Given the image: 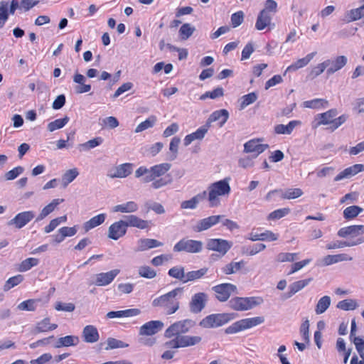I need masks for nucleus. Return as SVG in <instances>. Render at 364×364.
<instances>
[{"label":"nucleus","mask_w":364,"mask_h":364,"mask_svg":"<svg viewBox=\"0 0 364 364\" xmlns=\"http://www.w3.org/2000/svg\"><path fill=\"white\" fill-rule=\"evenodd\" d=\"M183 293V287H177L171 291L163 294L152 301L154 307L164 310L166 314H174L179 309V301Z\"/></svg>","instance_id":"f257e3e1"},{"label":"nucleus","mask_w":364,"mask_h":364,"mask_svg":"<svg viewBox=\"0 0 364 364\" xmlns=\"http://www.w3.org/2000/svg\"><path fill=\"white\" fill-rule=\"evenodd\" d=\"M263 303V299L259 296L239 297L232 298L228 302V308L237 311H245L253 309Z\"/></svg>","instance_id":"f03ea898"},{"label":"nucleus","mask_w":364,"mask_h":364,"mask_svg":"<svg viewBox=\"0 0 364 364\" xmlns=\"http://www.w3.org/2000/svg\"><path fill=\"white\" fill-rule=\"evenodd\" d=\"M230 186L229 178H225L212 183L208 187V200L210 207H216L220 204L218 196L229 194Z\"/></svg>","instance_id":"7ed1b4c3"},{"label":"nucleus","mask_w":364,"mask_h":364,"mask_svg":"<svg viewBox=\"0 0 364 364\" xmlns=\"http://www.w3.org/2000/svg\"><path fill=\"white\" fill-rule=\"evenodd\" d=\"M236 317L235 313L213 314L205 316L200 322V326L209 328L222 326Z\"/></svg>","instance_id":"20e7f679"},{"label":"nucleus","mask_w":364,"mask_h":364,"mask_svg":"<svg viewBox=\"0 0 364 364\" xmlns=\"http://www.w3.org/2000/svg\"><path fill=\"white\" fill-rule=\"evenodd\" d=\"M264 322L263 316H256L239 320L225 328V333L227 334H234L240 331H245L252 327L257 326Z\"/></svg>","instance_id":"39448f33"},{"label":"nucleus","mask_w":364,"mask_h":364,"mask_svg":"<svg viewBox=\"0 0 364 364\" xmlns=\"http://www.w3.org/2000/svg\"><path fill=\"white\" fill-rule=\"evenodd\" d=\"M194 325L195 321L191 319H184L175 322L166 330L164 336L168 338L173 336H181V334L188 333Z\"/></svg>","instance_id":"423d86ee"},{"label":"nucleus","mask_w":364,"mask_h":364,"mask_svg":"<svg viewBox=\"0 0 364 364\" xmlns=\"http://www.w3.org/2000/svg\"><path fill=\"white\" fill-rule=\"evenodd\" d=\"M203 244L200 240L183 238L173 246L176 252H186L188 253H199L203 250Z\"/></svg>","instance_id":"0eeeda50"},{"label":"nucleus","mask_w":364,"mask_h":364,"mask_svg":"<svg viewBox=\"0 0 364 364\" xmlns=\"http://www.w3.org/2000/svg\"><path fill=\"white\" fill-rule=\"evenodd\" d=\"M237 287L231 283H223L212 287L215 298L221 302L228 301L232 294L237 293Z\"/></svg>","instance_id":"6e6552de"},{"label":"nucleus","mask_w":364,"mask_h":364,"mask_svg":"<svg viewBox=\"0 0 364 364\" xmlns=\"http://www.w3.org/2000/svg\"><path fill=\"white\" fill-rule=\"evenodd\" d=\"M232 247V242L220 238H210L206 242V248L225 255Z\"/></svg>","instance_id":"1a4fd4ad"},{"label":"nucleus","mask_w":364,"mask_h":364,"mask_svg":"<svg viewBox=\"0 0 364 364\" xmlns=\"http://www.w3.org/2000/svg\"><path fill=\"white\" fill-rule=\"evenodd\" d=\"M208 295L204 292L193 294L189 302V309L193 314H198L205 307Z\"/></svg>","instance_id":"9d476101"},{"label":"nucleus","mask_w":364,"mask_h":364,"mask_svg":"<svg viewBox=\"0 0 364 364\" xmlns=\"http://www.w3.org/2000/svg\"><path fill=\"white\" fill-rule=\"evenodd\" d=\"M224 218V215H211L201 220H199L196 224L193 226V229L196 232H200L210 229L214 225H217L222 219Z\"/></svg>","instance_id":"9b49d317"},{"label":"nucleus","mask_w":364,"mask_h":364,"mask_svg":"<svg viewBox=\"0 0 364 364\" xmlns=\"http://www.w3.org/2000/svg\"><path fill=\"white\" fill-rule=\"evenodd\" d=\"M260 141L259 139H254L245 143L244 152L252 154L253 158H257L268 148L267 144H260Z\"/></svg>","instance_id":"f8f14e48"},{"label":"nucleus","mask_w":364,"mask_h":364,"mask_svg":"<svg viewBox=\"0 0 364 364\" xmlns=\"http://www.w3.org/2000/svg\"><path fill=\"white\" fill-rule=\"evenodd\" d=\"M127 228L126 220H121L112 223L108 229V237L117 240L126 234Z\"/></svg>","instance_id":"ddd939ff"},{"label":"nucleus","mask_w":364,"mask_h":364,"mask_svg":"<svg viewBox=\"0 0 364 364\" xmlns=\"http://www.w3.org/2000/svg\"><path fill=\"white\" fill-rule=\"evenodd\" d=\"M34 217L35 213L32 210L21 212L11 219L9 222V225H14L16 228L21 229L31 221Z\"/></svg>","instance_id":"4468645a"},{"label":"nucleus","mask_w":364,"mask_h":364,"mask_svg":"<svg viewBox=\"0 0 364 364\" xmlns=\"http://www.w3.org/2000/svg\"><path fill=\"white\" fill-rule=\"evenodd\" d=\"M134 164L132 163H124L116 166L114 168L109 171L107 176L111 178H126L133 171Z\"/></svg>","instance_id":"2eb2a0df"},{"label":"nucleus","mask_w":364,"mask_h":364,"mask_svg":"<svg viewBox=\"0 0 364 364\" xmlns=\"http://www.w3.org/2000/svg\"><path fill=\"white\" fill-rule=\"evenodd\" d=\"M164 327V323L161 321H151L146 322L140 327L141 336H153L159 332Z\"/></svg>","instance_id":"dca6fc26"},{"label":"nucleus","mask_w":364,"mask_h":364,"mask_svg":"<svg viewBox=\"0 0 364 364\" xmlns=\"http://www.w3.org/2000/svg\"><path fill=\"white\" fill-rule=\"evenodd\" d=\"M338 114L336 109H331L326 112L318 114L315 117L313 127L316 128L322 124H331L333 118Z\"/></svg>","instance_id":"f3484780"},{"label":"nucleus","mask_w":364,"mask_h":364,"mask_svg":"<svg viewBox=\"0 0 364 364\" xmlns=\"http://www.w3.org/2000/svg\"><path fill=\"white\" fill-rule=\"evenodd\" d=\"M127 227L136 228L141 230L149 229L151 225V221L143 220L135 215H129L124 216Z\"/></svg>","instance_id":"a211bd4d"},{"label":"nucleus","mask_w":364,"mask_h":364,"mask_svg":"<svg viewBox=\"0 0 364 364\" xmlns=\"http://www.w3.org/2000/svg\"><path fill=\"white\" fill-rule=\"evenodd\" d=\"M119 273V269H113L107 272L97 274L95 284L97 286H107L109 284Z\"/></svg>","instance_id":"6ab92c4d"},{"label":"nucleus","mask_w":364,"mask_h":364,"mask_svg":"<svg viewBox=\"0 0 364 364\" xmlns=\"http://www.w3.org/2000/svg\"><path fill=\"white\" fill-rule=\"evenodd\" d=\"M135 252H144L154 247H161L163 243L155 239L141 238L136 242Z\"/></svg>","instance_id":"aec40b11"},{"label":"nucleus","mask_w":364,"mask_h":364,"mask_svg":"<svg viewBox=\"0 0 364 364\" xmlns=\"http://www.w3.org/2000/svg\"><path fill=\"white\" fill-rule=\"evenodd\" d=\"M229 118V112L227 109H222L214 111L208 117L206 122L210 126L212 122H218L219 127H222Z\"/></svg>","instance_id":"412c9836"},{"label":"nucleus","mask_w":364,"mask_h":364,"mask_svg":"<svg viewBox=\"0 0 364 364\" xmlns=\"http://www.w3.org/2000/svg\"><path fill=\"white\" fill-rule=\"evenodd\" d=\"M58 328L55 323H50V319L48 317L44 318L41 321L36 323L33 330V333L36 335L41 333H46L52 331Z\"/></svg>","instance_id":"4be33fe9"},{"label":"nucleus","mask_w":364,"mask_h":364,"mask_svg":"<svg viewBox=\"0 0 364 364\" xmlns=\"http://www.w3.org/2000/svg\"><path fill=\"white\" fill-rule=\"evenodd\" d=\"M364 233V225H354L341 228L338 232V235L341 237L348 236H358Z\"/></svg>","instance_id":"5701e85b"},{"label":"nucleus","mask_w":364,"mask_h":364,"mask_svg":"<svg viewBox=\"0 0 364 364\" xmlns=\"http://www.w3.org/2000/svg\"><path fill=\"white\" fill-rule=\"evenodd\" d=\"M363 171H364V165L355 164L353 166L345 168L343 171H341L335 177L334 181H338L344 178H350Z\"/></svg>","instance_id":"b1692460"},{"label":"nucleus","mask_w":364,"mask_h":364,"mask_svg":"<svg viewBox=\"0 0 364 364\" xmlns=\"http://www.w3.org/2000/svg\"><path fill=\"white\" fill-rule=\"evenodd\" d=\"M327 60L330 62V65L326 70L328 75H331L343 68L348 62L347 58L344 55L338 56L334 60L328 59Z\"/></svg>","instance_id":"393cba45"},{"label":"nucleus","mask_w":364,"mask_h":364,"mask_svg":"<svg viewBox=\"0 0 364 364\" xmlns=\"http://www.w3.org/2000/svg\"><path fill=\"white\" fill-rule=\"evenodd\" d=\"M82 337L85 342L93 343L99 340L100 336L95 326L87 325L83 328Z\"/></svg>","instance_id":"a878e982"},{"label":"nucleus","mask_w":364,"mask_h":364,"mask_svg":"<svg viewBox=\"0 0 364 364\" xmlns=\"http://www.w3.org/2000/svg\"><path fill=\"white\" fill-rule=\"evenodd\" d=\"M140 310L138 309H128L120 311H112L107 314L106 317L107 318H127L133 317L139 315Z\"/></svg>","instance_id":"bb28decb"},{"label":"nucleus","mask_w":364,"mask_h":364,"mask_svg":"<svg viewBox=\"0 0 364 364\" xmlns=\"http://www.w3.org/2000/svg\"><path fill=\"white\" fill-rule=\"evenodd\" d=\"M301 122L299 120L290 121L287 125L279 124L274 127V132L277 134H287L292 133L296 126L301 125Z\"/></svg>","instance_id":"cd10ccee"},{"label":"nucleus","mask_w":364,"mask_h":364,"mask_svg":"<svg viewBox=\"0 0 364 364\" xmlns=\"http://www.w3.org/2000/svg\"><path fill=\"white\" fill-rule=\"evenodd\" d=\"M64 201L63 198H56L53 199L49 204L46 205L40 213V214L37 216L36 221L38 222L46 218L49 214L53 213L55 209L60 205L61 203Z\"/></svg>","instance_id":"c85d7f7f"},{"label":"nucleus","mask_w":364,"mask_h":364,"mask_svg":"<svg viewBox=\"0 0 364 364\" xmlns=\"http://www.w3.org/2000/svg\"><path fill=\"white\" fill-rule=\"evenodd\" d=\"M316 55V52H312L311 53H309L306 57L297 60L296 62L293 63L291 65L287 67L286 73L294 72L299 70V68L305 67L309 63V62L314 58V57Z\"/></svg>","instance_id":"c756f323"},{"label":"nucleus","mask_w":364,"mask_h":364,"mask_svg":"<svg viewBox=\"0 0 364 364\" xmlns=\"http://www.w3.org/2000/svg\"><path fill=\"white\" fill-rule=\"evenodd\" d=\"M107 218L106 213H100L90 218L89 220L83 224V229L85 232H88L90 230L102 224Z\"/></svg>","instance_id":"7c9ffc66"},{"label":"nucleus","mask_w":364,"mask_h":364,"mask_svg":"<svg viewBox=\"0 0 364 364\" xmlns=\"http://www.w3.org/2000/svg\"><path fill=\"white\" fill-rule=\"evenodd\" d=\"M79 338L76 336H66L59 338L54 347L60 348L62 347L75 346L79 343Z\"/></svg>","instance_id":"2f4dec72"},{"label":"nucleus","mask_w":364,"mask_h":364,"mask_svg":"<svg viewBox=\"0 0 364 364\" xmlns=\"http://www.w3.org/2000/svg\"><path fill=\"white\" fill-rule=\"evenodd\" d=\"M139 209L138 204L134 201H128L127 203L117 205L113 207V212H120L124 213H132L136 212Z\"/></svg>","instance_id":"473e14b6"},{"label":"nucleus","mask_w":364,"mask_h":364,"mask_svg":"<svg viewBox=\"0 0 364 364\" xmlns=\"http://www.w3.org/2000/svg\"><path fill=\"white\" fill-rule=\"evenodd\" d=\"M311 281L312 278H309L293 282L289 287V291L286 298L291 297L296 293L306 287Z\"/></svg>","instance_id":"72a5a7b5"},{"label":"nucleus","mask_w":364,"mask_h":364,"mask_svg":"<svg viewBox=\"0 0 364 364\" xmlns=\"http://www.w3.org/2000/svg\"><path fill=\"white\" fill-rule=\"evenodd\" d=\"M352 259L353 258L346 254H338L333 255H328L323 258L322 262L324 266H328L339 262L351 261Z\"/></svg>","instance_id":"f704fd0d"},{"label":"nucleus","mask_w":364,"mask_h":364,"mask_svg":"<svg viewBox=\"0 0 364 364\" xmlns=\"http://www.w3.org/2000/svg\"><path fill=\"white\" fill-rule=\"evenodd\" d=\"M150 168H147L145 166H139L136 171H135V177L139 178L142 177L141 181L144 183H147L149 182L153 181L156 178L152 175V172L150 171Z\"/></svg>","instance_id":"c9c22d12"},{"label":"nucleus","mask_w":364,"mask_h":364,"mask_svg":"<svg viewBox=\"0 0 364 364\" xmlns=\"http://www.w3.org/2000/svg\"><path fill=\"white\" fill-rule=\"evenodd\" d=\"M272 14H266L264 11H260L258 14L255 28L258 31H262L267 26H268L272 21Z\"/></svg>","instance_id":"e433bc0d"},{"label":"nucleus","mask_w":364,"mask_h":364,"mask_svg":"<svg viewBox=\"0 0 364 364\" xmlns=\"http://www.w3.org/2000/svg\"><path fill=\"white\" fill-rule=\"evenodd\" d=\"M364 242V237H360L353 242H346V241H336L331 243H329L326 245V249L333 250L337 248H342L344 247H352L355 245H358Z\"/></svg>","instance_id":"4c0bfd02"},{"label":"nucleus","mask_w":364,"mask_h":364,"mask_svg":"<svg viewBox=\"0 0 364 364\" xmlns=\"http://www.w3.org/2000/svg\"><path fill=\"white\" fill-rule=\"evenodd\" d=\"M244 260L240 262H231L225 265L222 269L223 273L225 274H232L240 271L245 264Z\"/></svg>","instance_id":"58836bf2"},{"label":"nucleus","mask_w":364,"mask_h":364,"mask_svg":"<svg viewBox=\"0 0 364 364\" xmlns=\"http://www.w3.org/2000/svg\"><path fill=\"white\" fill-rule=\"evenodd\" d=\"M168 274L169 277L178 279L183 283L184 282V280H186V274L185 273V269L182 266H175L171 268L168 272Z\"/></svg>","instance_id":"ea45409f"},{"label":"nucleus","mask_w":364,"mask_h":364,"mask_svg":"<svg viewBox=\"0 0 364 364\" xmlns=\"http://www.w3.org/2000/svg\"><path fill=\"white\" fill-rule=\"evenodd\" d=\"M304 107L311 109H320L326 108L328 106V102L324 99H314L311 100L305 101L303 103Z\"/></svg>","instance_id":"a19ab883"},{"label":"nucleus","mask_w":364,"mask_h":364,"mask_svg":"<svg viewBox=\"0 0 364 364\" xmlns=\"http://www.w3.org/2000/svg\"><path fill=\"white\" fill-rule=\"evenodd\" d=\"M331 297L329 296H323L318 301L315 308L316 314H323L331 305Z\"/></svg>","instance_id":"79ce46f5"},{"label":"nucleus","mask_w":364,"mask_h":364,"mask_svg":"<svg viewBox=\"0 0 364 364\" xmlns=\"http://www.w3.org/2000/svg\"><path fill=\"white\" fill-rule=\"evenodd\" d=\"M179 339L181 348L195 346L199 343L202 340L201 337L198 336H179Z\"/></svg>","instance_id":"37998d69"},{"label":"nucleus","mask_w":364,"mask_h":364,"mask_svg":"<svg viewBox=\"0 0 364 364\" xmlns=\"http://www.w3.org/2000/svg\"><path fill=\"white\" fill-rule=\"evenodd\" d=\"M69 120L70 118L68 116H65L62 119H57L48 123L47 129L49 132H53L57 129L64 127L68 123Z\"/></svg>","instance_id":"c03bdc74"},{"label":"nucleus","mask_w":364,"mask_h":364,"mask_svg":"<svg viewBox=\"0 0 364 364\" xmlns=\"http://www.w3.org/2000/svg\"><path fill=\"white\" fill-rule=\"evenodd\" d=\"M363 209L358 205L348 206L343 210V218L346 220H352L357 217Z\"/></svg>","instance_id":"a18cd8bd"},{"label":"nucleus","mask_w":364,"mask_h":364,"mask_svg":"<svg viewBox=\"0 0 364 364\" xmlns=\"http://www.w3.org/2000/svg\"><path fill=\"white\" fill-rule=\"evenodd\" d=\"M171 165L168 163H163L151 166L150 171L152 172V175L155 178H158L164 175L171 168Z\"/></svg>","instance_id":"49530a36"},{"label":"nucleus","mask_w":364,"mask_h":364,"mask_svg":"<svg viewBox=\"0 0 364 364\" xmlns=\"http://www.w3.org/2000/svg\"><path fill=\"white\" fill-rule=\"evenodd\" d=\"M281 198L283 199H295L303 195V191L301 188H288L285 191L282 190V192H280Z\"/></svg>","instance_id":"de8ad7c7"},{"label":"nucleus","mask_w":364,"mask_h":364,"mask_svg":"<svg viewBox=\"0 0 364 364\" xmlns=\"http://www.w3.org/2000/svg\"><path fill=\"white\" fill-rule=\"evenodd\" d=\"M208 269L206 267L201 268L198 270L191 271L186 273V280L184 282H193L202 278L207 272Z\"/></svg>","instance_id":"09e8293b"},{"label":"nucleus","mask_w":364,"mask_h":364,"mask_svg":"<svg viewBox=\"0 0 364 364\" xmlns=\"http://www.w3.org/2000/svg\"><path fill=\"white\" fill-rule=\"evenodd\" d=\"M257 99V95L255 92H250L249 94L243 95L240 100V110L244 109L248 105L254 103Z\"/></svg>","instance_id":"8fccbe9b"},{"label":"nucleus","mask_w":364,"mask_h":364,"mask_svg":"<svg viewBox=\"0 0 364 364\" xmlns=\"http://www.w3.org/2000/svg\"><path fill=\"white\" fill-rule=\"evenodd\" d=\"M102 142L103 139L100 136H97L83 144H79V148L80 151H88L100 146Z\"/></svg>","instance_id":"3c124183"},{"label":"nucleus","mask_w":364,"mask_h":364,"mask_svg":"<svg viewBox=\"0 0 364 364\" xmlns=\"http://www.w3.org/2000/svg\"><path fill=\"white\" fill-rule=\"evenodd\" d=\"M38 263L39 259L37 258H27L21 262V264H19L18 270L21 272L28 271L32 267L37 266Z\"/></svg>","instance_id":"603ef678"},{"label":"nucleus","mask_w":364,"mask_h":364,"mask_svg":"<svg viewBox=\"0 0 364 364\" xmlns=\"http://www.w3.org/2000/svg\"><path fill=\"white\" fill-rule=\"evenodd\" d=\"M358 306L357 301L352 299H347L340 301L336 307L343 311L354 310Z\"/></svg>","instance_id":"864d4df0"},{"label":"nucleus","mask_w":364,"mask_h":364,"mask_svg":"<svg viewBox=\"0 0 364 364\" xmlns=\"http://www.w3.org/2000/svg\"><path fill=\"white\" fill-rule=\"evenodd\" d=\"M266 248V245L263 243L255 244L249 247H243L242 251L243 254H246L250 256L255 255L256 254L262 252Z\"/></svg>","instance_id":"5fc2aeb1"},{"label":"nucleus","mask_w":364,"mask_h":364,"mask_svg":"<svg viewBox=\"0 0 364 364\" xmlns=\"http://www.w3.org/2000/svg\"><path fill=\"white\" fill-rule=\"evenodd\" d=\"M195 31L196 28L194 26L190 23H184L179 29L180 37L183 41L187 40L193 35Z\"/></svg>","instance_id":"6e6d98bb"},{"label":"nucleus","mask_w":364,"mask_h":364,"mask_svg":"<svg viewBox=\"0 0 364 364\" xmlns=\"http://www.w3.org/2000/svg\"><path fill=\"white\" fill-rule=\"evenodd\" d=\"M8 6L7 1H1L0 2V29L4 26L9 18Z\"/></svg>","instance_id":"4d7b16f0"},{"label":"nucleus","mask_w":364,"mask_h":364,"mask_svg":"<svg viewBox=\"0 0 364 364\" xmlns=\"http://www.w3.org/2000/svg\"><path fill=\"white\" fill-rule=\"evenodd\" d=\"M78 175L79 171L76 168L67 171L62 177L64 186H67L69 183L73 182Z\"/></svg>","instance_id":"13d9d810"},{"label":"nucleus","mask_w":364,"mask_h":364,"mask_svg":"<svg viewBox=\"0 0 364 364\" xmlns=\"http://www.w3.org/2000/svg\"><path fill=\"white\" fill-rule=\"evenodd\" d=\"M23 280V277L21 274H18L10 277L4 285V291H7L10 290L11 288L19 284Z\"/></svg>","instance_id":"bf43d9fd"},{"label":"nucleus","mask_w":364,"mask_h":364,"mask_svg":"<svg viewBox=\"0 0 364 364\" xmlns=\"http://www.w3.org/2000/svg\"><path fill=\"white\" fill-rule=\"evenodd\" d=\"M156 122V118L154 116H151L145 121L141 122L135 129V132L139 133L147 129L152 127Z\"/></svg>","instance_id":"052dcab7"},{"label":"nucleus","mask_w":364,"mask_h":364,"mask_svg":"<svg viewBox=\"0 0 364 364\" xmlns=\"http://www.w3.org/2000/svg\"><path fill=\"white\" fill-rule=\"evenodd\" d=\"M140 277L146 279H153L156 276V272L149 266H141L138 269Z\"/></svg>","instance_id":"680f3d73"},{"label":"nucleus","mask_w":364,"mask_h":364,"mask_svg":"<svg viewBox=\"0 0 364 364\" xmlns=\"http://www.w3.org/2000/svg\"><path fill=\"white\" fill-rule=\"evenodd\" d=\"M36 300L35 299H28L20 303L17 306V309L20 311H33L36 309Z\"/></svg>","instance_id":"e2e57ef3"},{"label":"nucleus","mask_w":364,"mask_h":364,"mask_svg":"<svg viewBox=\"0 0 364 364\" xmlns=\"http://www.w3.org/2000/svg\"><path fill=\"white\" fill-rule=\"evenodd\" d=\"M107 346L106 350L114 349V348H123L129 346L127 343H124L122 341L117 340L114 338H109L107 341Z\"/></svg>","instance_id":"0e129e2a"},{"label":"nucleus","mask_w":364,"mask_h":364,"mask_svg":"<svg viewBox=\"0 0 364 364\" xmlns=\"http://www.w3.org/2000/svg\"><path fill=\"white\" fill-rule=\"evenodd\" d=\"M330 65L329 60H325L321 63L318 64L312 68L311 75L314 77H317L324 72V70Z\"/></svg>","instance_id":"69168bd1"},{"label":"nucleus","mask_w":364,"mask_h":364,"mask_svg":"<svg viewBox=\"0 0 364 364\" xmlns=\"http://www.w3.org/2000/svg\"><path fill=\"white\" fill-rule=\"evenodd\" d=\"M262 11L273 16L277 11V3L274 0H267L264 2V8Z\"/></svg>","instance_id":"338daca9"},{"label":"nucleus","mask_w":364,"mask_h":364,"mask_svg":"<svg viewBox=\"0 0 364 364\" xmlns=\"http://www.w3.org/2000/svg\"><path fill=\"white\" fill-rule=\"evenodd\" d=\"M364 16V4L357 9H351L349 13L350 21H356Z\"/></svg>","instance_id":"774afa93"}]
</instances>
